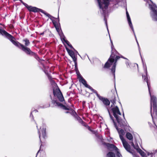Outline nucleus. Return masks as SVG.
<instances>
[{
    "label": "nucleus",
    "mask_w": 157,
    "mask_h": 157,
    "mask_svg": "<svg viewBox=\"0 0 157 157\" xmlns=\"http://www.w3.org/2000/svg\"><path fill=\"white\" fill-rule=\"evenodd\" d=\"M35 111H36V112H37V111H37V110H35Z\"/></svg>",
    "instance_id": "09e8293b"
},
{
    "label": "nucleus",
    "mask_w": 157,
    "mask_h": 157,
    "mask_svg": "<svg viewBox=\"0 0 157 157\" xmlns=\"http://www.w3.org/2000/svg\"><path fill=\"white\" fill-rule=\"evenodd\" d=\"M73 61L75 63V68H76L77 67V58L75 59H73Z\"/></svg>",
    "instance_id": "c756f323"
},
{
    "label": "nucleus",
    "mask_w": 157,
    "mask_h": 157,
    "mask_svg": "<svg viewBox=\"0 0 157 157\" xmlns=\"http://www.w3.org/2000/svg\"><path fill=\"white\" fill-rule=\"evenodd\" d=\"M112 110L113 113V115L115 118H117L118 117H119L118 115H121L118 107L117 106L113 108L112 109Z\"/></svg>",
    "instance_id": "1a4fd4ad"
},
{
    "label": "nucleus",
    "mask_w": 157,
    "mask_h": 157,
    "mask_svg": "<svg viewBox=\"0 0 157 157\" xmlns=\"http://www.w3.org/2000/svg\"><path fill=\"white\" fill-rule=\"evenodd\" d=\"M12 37H8V38L13 44L21 49L27 55L33 57L39 61L41 60L38 55L36 53L32 51L29 48L27 47L30 44V42L28 39L26 38L23 40V42H24L25 45H24L18 41H15L16 39L15 37L12 35Z\"/></svg>",
    "instance_id": "f03ea898"
},
{
    "label": "nucleus",
    "mask_w": 157,
    "mask_h": 157,
    "mask_svg": "<svg viewBox=\"0 0 157 157\" xmlns=\"http://www.w3.org/2000/svg\"><path fill=\"white\" fill-rule=\"evenodd\" d=\"M41 13H44L45 15H46V16L48 17H49V16L50 15V14L49 13L45 12L43 10L42 12H41Z\"/></svg>",
    "instance_id": "473e14b6"
},
{
    "label": "nucleus",
    "mask_w": 157,
    "mask_h": 157,
    "mask_svg": "<svg viewBox=\"0 0 157 157\" xmlns=\"http://www.w3.org/2000/svg\"><path fill=\"white\" fill-rule=\"evenodd\" d=\"M100 9L102 10L103 9V1H101V0H97Z\"/></svg>",
    "instance_id": "bb28decb"
},
{
    "label": "nucleus",
    "mask_w": 157,
    "mask_h": 157,
    "mask_svg": "<svg viewBox=\"0 0 157 157\" xmlns=\"http://www.w3.org/2000/svg\"><path fill=\"white\" fill-rule=\"evenodd\" d=\"M67 108L68 109L67 110H70L71 111H66L65 112L66 113H69L71 115V114L72 113H73L74 112H75V110H73L71 108H70V107L68 106H67Z\"/></svg>",
    "instance_id": "5701e85b"
},
{
    "label": "nucleus",
    "mask_w": 157,
    "mask_h": 157,
    "mask_svg": "<svg viewBox=\"0 0 157 157\" xmlns=\"http://www.w3.org/2000/svg\"><path fill=\"white\" fill-rule=\"evenodd\" d=\"M49 81L52 84L55 83V81L53 79V78L51 79Z\"/></svg>",
    "instance_id": "e433bc0d"
},
{
    "label": "nucleus",
    "mask_w": 157,
    "mask_h": 157,
    "mask_svg": "<svg viewBox=\"0 0 157 157\" xmlns=\"http://www.w3.org/2000/svg\"><path fill=\"white\" fill-rule=\"evenodd\" d=\"M38 134L39 135V138H40V141L41 142V139H40V136H41V133H40V132L39 131H38Z\"/></svg>",
    "instance_id": "79ce46f5"
},
{
    "label": "nucleus",
    "mask_w": 157,
    "mask_h": 157,
    "mask_svg": "<svg viewBox=\"0 0 157 157\" xmlns=\"http://www.w3.org/2000/svg\"><path fill=\"white\" fill-rule=\"evenodd\" d=\"M126 137L131 141H132L133 140V136L131 133L129 132H127L126 134Z\"/></svg>",
    "instance_id": "6ab92c4d"
},
{
    "label": "nucleus",
    "mask_w": 157,
    "mask_h": 157,
    "mask_svg": "<svg viewBox=\"0 0 157 157\" xmlns=\"http://www.w3.org/2000/svg\"><path fill=\"white\" fill-rule=\"evenodd\" d=\"M64 41L68 45L70 43V42L67 40H66L64 38H63Z\"/></svg>",
    "instance_id": "f704fd0d"
},
{
    "label": "nucleus",
    "mask_w": 157,
    "mask_h": 157,
    "mask_svg": "<svg viewBox=\"0 0 157 157\" xmlns=\"http://www.w3.org/2000/svg\"><path fill=\"white\" fill-rule=\"evenodd\" d=\"M151 97V112L152 111V102L153 107V113L152 115L151 113V115L153 121L156 122L157 123V98L154 95H151V94H149Z\"/></svg>",
    "instance_id": "20e7f679"
},
{
    "label": "nucleus",
    "mask_w": 157,
    "mask_h": 157,
    "mask_svg": "<svg viewBox=\"0 0 157 157\" xmlns=\"http://www.w3.org/2000/svg\"><path fill=\"white\" fill-rule=\"evenodd\" d=\"M109 0H103V9L102 10L103 13H105V10L106 9L109 4Z\"/></svg>",
    "instance_id": "4468645a"
},
{
    "label": "nucleus",
    "mask_w": 157,
    "mask_h": 157,
    "mask_svg": "<svg viewBox=\"0 0 157 157\" xmlns=\"http://www.w3.org/2000/svg\"><path fill=\"white\" fill-rule=\"evenodd\" d=\"M0 33L2 35H5L6 37L8 38V37H12V35L9 33L5 30H2L0 29Z\"/></svg>",
    "instance_id": "f3484780"
},
{
    "label": "nucleus",
    "mask_w": 157,
    "mask_h": 157,
    "mask_svg": "<svg viewBox=\"0 0 157 157\" xmlns=\"http://www.w3.org/2000/svg\"><path fill=\"white\" fill-rule=\"evenodd\" d=\"M55 27L56 28L57 31L58 33H59V32L60 31V29H59V25H57V26H55Z\"/></svg>",
    "instance_id": "2f4dec72"
},
{
    "label": "nucleus",
    "mask_w": 157,
    "mask_h": 157,
    "mask_svg": "<svg viewBox=\"0 0 157 157\" xmlns=\"http://www.w3.org/2000/svg\"><path fill=\"white\" fill-rule=\"evenodd\" d=\"M103 144L105 146L107 149L110 151H113L115 150V149H117V147L114 144L109 143H107L105 142L103 143Z\"/></svg>",
    "instance_id": "9d476101"
},
{
    "label": "nucleus",
    "mask_w": 157,
    "mask_h": 157,
    "mask_svg": "<svg viewBox=\"0 0 157 157\" xmlns=\"http://www.w3.org/2000/svg\"><path fill=\"white\" fill-rule=\"evenodd\" d=\"M126 14L127 19H128L130 18V17L129 15V13H128V11L127 10L126 11Z\"/></svg>",
    "instance_id": "c9c22d12"
},
{
    "label": "nucleus",
    "mask_w": 157,
    "mask_h": 157,
    "mask_svg": "<svg viewBox=\"0 0 157 157\" xmlns=\"http://www.w3.org/2000/svg\"><path fill=\"white\" fill-rule=\"evenodd\" d=\"M112 44L111 46V54L109 58L108 59L107 61L105 63L102 68L104 69H109L110 68L111 66L113 65L112 67L110 70L113 75L114 77H115V72L116 70V67L117 64L119 62L122 63V61L121 60V58H123L124 59H127L121 55L118 56L119 54L118 52L113 48L114 46L113 45V42H111Z\"/></svg>",
    "instance_id": "f257e3e1"
},
{
    "label": "nucleus",
    "mask_w": 157,
    "mask_h": 157,
    "mask_svg": "<svg viewBox=\"0 0 157 157\" xmlns=\"http://www.w3.org/2000/svg\"><path fill=\"white\" fill-rule=\"evenodd\" d=\"M79 122L81 123L83 126L86 127V126L87 125L86 123L83 121L82 119H81V120L79 121Z\"/></svg>",
    "instance_id": "cd10ccee"
},
{
    "label": "nucleus",
    "mask_w": 157,
    "mask_h": 157,
    "mask_svg": "<svg viewBox=\"0 0 157 157\" xmlns=\"http://www.w3.org/2000/svg\"><path fill=\"white\" fill-rule=\"evenodd\" d=\"M117 97V93H113L110 98V101L113 104L115 103L116 98Z\"/></svg>",
    "instance_id": "dca6fc26"
},
{
    "label": "nucleus",
    "mask_w": 157,
    "mask_h": 157,
    "mask_svg": "<svg viewBox=\"0 0 157 157\" xmlns=\"http://www.w3.org/2000/svg\"><path fill=\"white\" fill-rule=\"evenodd\" d=\"M115 127L117 130L119 135L120 138L121 140L123 146L125 149L128 152L133 155L136 154V151L133 149L131 148L130 145L128 143L123 137V136L125 134L124 130L122 129L120 130L118 127L116 123L114 122Z\"/></svg>",
    "instance_id": "7ed1b4c3"
},
{
    "label": "nucleus",
    "mask_w": 157,
    "mask_h": 157,
    "mask_svg": "<svg viewBox=\"0 0 157 157\" xmlns=\"http://www.w3.org/2000/svg\"><path fill=\"white\" fill-rule=\"evenodd\" d=\"M68 46L71 48L72 49L74 50H75V49L73 47L72 45L70 44L68 45Z\"/></svg>",
    "instance_id": "4c0bfd02"
},
{
    "label": "nucleus",
    "mask_w": 157,
    "mask_h": 157,
    "mask_svg": "<svg viewBox=\"0 0 157 157\" xmlns=\"http://www.w3.org/2000/svg\"><path fill=\"white\" fill-rule=\"evenodd\" d=\"M22 4L26 7L28 10L30 12H32L34 13L38 12H42L43 10L40 9L38 8L35 7H33L32 6H29L27 4L22 2Z\"/></svg>",
    "instance_id": "423d86ee"
},
{
    "label": "nucleus",
    "mask_w": 157,
    "mask_h": 157,
    "mask_svg": "<svg viewBox=\"0 0 157 157\" xmlns=\"http://www.w3.org/2000/svg\"><path fill=\"white\" fill-rule=\"evenodd\" d=\"M77 75L78 76V78H79V81L81 82L86 87L89 88V89L91 90L94 93L96 90H94L91 86L88 85L87 83L86 80L84 79V78L80 74Z\"/></svg>",
    "instance_id": "0eeeda50"
},
{
    "label": "nucleus",
    "mask_w": 157,
    "mask_h": 157,
    "mask_svg": "<svg viewBox=\"0 0 157 157\" xmlns=\"http://www.w3.org/2000/svg\"><path fill=\"white\" fill-rule=\"evenodd\" d=\"M57 101L56 100H52V103L54 104H55V103L56 104V103H57Z\"/></svg>",
    "instance_id": "ea45409f"
},
{
    "label": "nucleus",
    "mask_w": 157,
    "mask_h": 157,
    "mask_svg": "<svg viewBox=\"0 0 157 157\" xmlns=\"http://www.w3.org/2000/svg\"><path fill=\"white\" fill-rule=\"evenodd\" d=\"M65 47L67 52L69 56L72 58V59L77 58L75 57V53L73 51L68 49L66 45H65Z\"/></svg>",
    "instance_id": "2eb2a0df"
},
{
    "label": "nucleus",
    "mask_w": 157,
    "mask_h": 157,
    "mask_svg": "<svg viewBox=\"0 0 157 157\" xmlns=\"http://www.w3.org/2000/svg\"><path fill=\"white\" fill-rule=\"evenodd\" d=\"M20 1L22 3V2H23L22 0H20Z\"/></svg>",
    "instance_id": "49530a36"
},
{
    "label": "nucleus",
    "mask_w": 157,
    "mask_h": 157,
    "mask_svg": "<svg viewBox=\"0 0 157 157\" xmlns=\"http://www.w3.org/2000/svg\"><path fill=\"white\" fill-rule=\"evenodd\" d=\"M94 93L96 94L99 99L102 101L103 103L106 106H107L109 105L110 102L108 99L107 98H104L98 94L97 91L96 90L95 92Z\"/></svg>",
    "instance_id": "6e6552de"
},
{
    "label": "nucleus",
    "mask_w": 157,
    "mask_h": 157,
    "mask_svg": "<svg viewBox=\"0 0 157 157\" xmlns=\"http://www.w3.org/2000/svg\"><path fill=\"white\" fill-rule=\"evenodd\" d=\"M138 148L136 149V150L138 152L140 155H141L142 157H147L146 154L140 148H139V147L138 146Z\"/></svg>",
    "instance_id": "aec40b11"
},
{
    "label": "nucleus",
    "mask_w": 157,
    "mask_h": 157,
    "mask_svg": "<svg viewBox=\"0 0 157 157\" xmlns=\"http://www.w3.org/2000/svg\"><path fill=\"white\" fill-rule=\"evenodd\" d=\"M150 8L151 10H152V12H153L154 13V16H156V17H154L151 16L153 20L154 21H157V8H156V7L155 6V5H151L150 6Z\"/></svg>",
    "instance_id": "9b49d317"
},
{
    "label": "nucleus",
    "mask_w": 157,
    "mask_h": 157,
    "mask_svg": "<svg viewBox=\"0 0 157 157\" xmlns=\"http://www.w3.org/2000/svg\"><path fill=\"white\" fill-rule=\"evenodd\" d=\"M48 78L49 80H51V79H52V77L49 75H48Z\"/></svg>",
    "instance_id": "37998d69"
},
{
    "label": "nucleus",
    "mask_w": 157,
    "mask_h": 157,
    "mask_svg": "<svg viewBox=\"0 0 157 157\" xmlns=\"http://www.w3.org/2000/svg\"><path fill=\"white\" fill-rule=\"evenodd\" d=\"M74 51L75 52H76V53H77L78 54V52H77L76 50H74Z\"/></svg>",
    "instance_id": "c03bdc74"
},
{
    "label": "nucleus",
    "mask_w": 157,
    "mask_h": 157,
    "mask_svg": "<svg viewBox=\"0 0 157 157\" xmlns=\"http://www.w3.org/2000/svg\"><path fill=\"white\" fill-rule=\"evenodd\" d=\"M115 151L116 152V154L117 156H118V157H120V156H121V155L120 154V153L119 151V149H118V148H117V150L115 149Z\"/></svg>",
    "instance_id": "c85d7f7f"
},
{
    "label": "nucleus",
    "mask_w": 157,
    "mask_h": 157,
    "mask_svg": "<svg viewBox=\"0 0 157 157\" xmlns=\"http://www.w3.org/2000/svg\"><path fill=\"white\" fill-rule=\"evenodd\" d=\"M143 78L144 79V80L146 82L147 85V86L148 87L149 92V94H151V91H150V89H151V85L150 83L149 80L148 79V78L147 77V70L146 69V75L143 76L142 75Z\"/></svg>",
    "instance_id": "ddd939ff"
},
{
    "label": "nucleus",
    "mask_w": 157,
    "mask_h": 157,
    "mask_svg": "<svg viewBox=\"0 0 157 157\" xmlns=\"http://www.w3.org/2000/svg\"><path fill=\"white\" fill-rule=\"evenodd\" d=\"M104 19L105 20V18H104Z\"/></svg>",
    "instance_id": "3c124183"
},
{
    "label": "nucleus",
    "mask_w": 157,
    "mask_h": 157,
    "mask_svg": "<svg viewBox=\"0 0 157 157\" xmlns=\"http://www.w3.org/2000/svg\"><path fill=\"white\" fill-rule=\"evenodd\" d=\"M53 94L54 96H56L57 97L60 101L63 102L64 101L63 94L59 88L56 89L55 90L53 89Z\"/></svg>",
    "instance_id": "39448f33"
},
{
    "label": "nucleus",
    "mask_w": 157,
    "mask_h": 157,
    "mask_svg": "<svg viewBox=\"0 0 157 157\" xmlns=\"http://www.w3.org/2000/svg\"><path fill=\"white\" fill-rule=\"evenodd\" d=\"M55 18L56 19V20L57 21H56L54 20H52V22L54 27H55V26L58 25V23H57V21H58V22H59V19L58 17V18Z\"/></svg>",
    "instance_id": "393cba45"
},
{
    "label": "nucleus",
    "mask_w": 157,
    "mask_h": 157,
    "mask_svg": "<svg viewBox=\"0 0 157 157\" xmlns=\"http://www.w3.org/2000/svg\"><path fill=\"white\" fill-rule=\"evenodd\" d=\"M85 127H86L91 132H92L93 131V130L92 129H91L90 127L88 125H87Z\"/></svg>",
    "instance_id": "72a5a7b5"
},
{
    "label": "nucleus",
    "mask_w": 157,
    "mask_h": 157,
    "mask_svg": "<svg viewBox=\"0 0 157 157\" xmlns=\"http://www.w3.org/2000/svg\"><path fill=\"white\" fill-rule=\"evenodd\" d=\"M71 115L74 117L75 119L78 121H79L81 120V118L79 117L77 114V113L75 111V112L73 113H72Z\"/></svg>",
    "instance_id": "412c9836"
},
{
    "label": "nucleus",
    "mask_w": 157,
    "mask_h": 157,
    "mask_svg": "<svg viewBox=\"0 0 157 157\" xmlns=\"http://www.w3.org/2000/svg\"><path fill=\"white\" fill-rule=\"evenodd\" d=\"M56 104L58 106H60L64 110L68 109L67 108V106L59 102H57L56 103Z\"/></svg>",
    "instance_id": "4be33fe9"
},
{
    "label": "nucleus",
    "mask_w": 157,
    "mask_h": 157,
    "mask_svg": "<svg viewBox=\"0 0 157 157\" xmlns=\"http://www.w3.org/2000/svg\"><path fill=\"white\" fill-rule=\"evenodd\" d=\"M131 145L135 149H137L138 148H136V146H135L133 142V141H131Z\"/></svg>",
    "instance_id": "7c9ffc66"
},
{
    "label": "nucleus",
    "mask_w": 157,
    "mask_h": 157,
    "mask_svg": "<svg viewBox=\"0 0 157 157\" xmlns=\"http://www.w3.org/2000/svg\"><path fill=\"white\" fill-rule=\"evenodd\" d=\"M128 23L129 26L130 27L131 29H132V30L133 31V32H134V29H133V25H132V22H131V19L129 18V19H128Z\"/></svg>",
    "instance_id": "a878e982"
},
{
    "label": "nucleus",
    "mask_w": 157,
    "mask_h": 157,
    "mask_svg": "<svg viewBox=\"0 0 157 157\" xmlns=\"http://www.w3.org/2000/svg\"><path fill=\"white\" fill-rule=\"evenodd\" d=\"M116 120L119 126L121 127H124L127 126L126 122L121 119L119 117L117 118H116Z\"/></svg>",
    "instance_id": "f8f14e48"
},
{
    "label": "nucleus",
    "mask_w": 157,
    "mask_h": 157,
    "mask_svg": "<svg viewBox=\"0 0 157 157\" xmlns=\"http://www.w3.org/2000/svg\"><path fill=\"white\" fill-rule=\"evenodd\" d=\"M31 114V115H32V112L31 113V114Z\"/></svg>",
    "instance_id": "8fccbe9b"
},
{
    "label": "nucleus",
    "mask_w": 157,
    "mask_h": 157,
    "mask_svg": "<svg viewBox=\"0 0 157 157\" xmlns=\"http://www.w3.org/2000/svg\"><path fill=\"white\" fill-rule=\"evenodd\" d=\"M40 129L42 137L44 139H45L46 137H47V136L46 134V128H40Z\"/></svg>",
    "instance_id": "a211bd4d"
},
{
    "label": "nucleus",
    "mask_w": 157,
    "mask_h": 157,
    "mask_svg": "<svg viewBox=\"0 0 157 157\" xmlns=\"http://www.w3.org/2000/svg\"><path fill=\"white\" fill-rule=\"evenodd\" d=\"M115 155L114 153L112 152H109L106 154V157H115Z\"/></svg>",
    "instance_id": "b1692460"
},
{
    "label": "nucleus",
    "mask_w": 157,
    "mask_h": 157,
    "mask_svg": "<svg viewBox=\"0 0 157 157\" xmlns=\"http://www.w3.org/2000/svg\"><path fill=\"white\" fill-rule=\"evenodd\" d=\"M42 145L41 144L40 146V149L39 150H38V151L37 154H36V155H37L38 154V153L40 151V150H41V148L42 147Z\"/></svg>",
    "instance_id": "a19ab883"
},
{
    "label": "nucleus",
    "mask_w": 157,
    "mask_h": 157,
    "mask_svg": "<svg viewBox=\"0 0 157 157\" xmlns=\"http://www.w3.org/2000/svg\"><path fill=\"white\" fill-rule=\"evenodd\" d=\"M110 114V117H111V118H113V117H112V116H111V115H110V114Z\"/></svg>",
    "instance_id": "de8ad7c7"
},
{
    "label": "nucleus",
    "mask_w": 157,
    "mask_h": 157,
    "mask_svg": "<svg viewBox=\"0 0 157 157\" xmlns=\"http://www.w3.org/2000/svg\"><path fill=\"white\" fill-rule=\"evenodd\" d=\"M123 117H124V113H123ZM124 119H125V118H124Z\"/></svg>",
    "instance_id": "a18cd8bd"
},
{
    "label": "nucleus",
    "mask_w": 157,
    "mask_h": 157,
    "mask_svg": "<svg viewBox=\"0 0 157 157\" xmlns=\"http://www.w3.org/2000/svg\"><path fill=\"white\" fill-rule=\"evenodd\" d=\"M48 17L52 20H52H53L52 18H55L54 17L50 15L49 16V17Z\"/></svg>",
    "instance_id": "58836bf2"
}]
</instances>
